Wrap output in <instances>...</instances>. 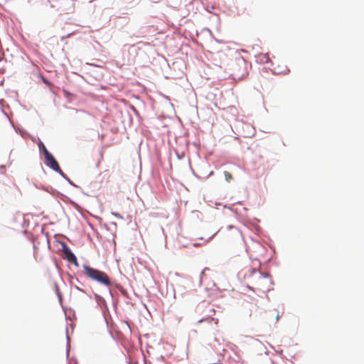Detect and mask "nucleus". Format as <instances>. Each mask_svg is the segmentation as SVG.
I'll list each match as a JSON object with an SVG mask.
<instances>
[{
  "mask_svg": "<svg viewBox=\"0 0 364 364\" xmlns=\"http://www.w3.org/2000/svg\"><path fill=\"white\" fill-rule=\"evenodd\" d=\"M82 268L84 269L85 274L90 279L95 280L107 287L110 286L111 282L109 277L106 273L101 272L97 269H94L87 264H83Z\"/></svg>",
  "mask_w": 364,
  "mask_h": 364,
  "instance_id": "f257e3e1",
  "label": "nucleus"
},
{
  "mask_svg": "<svg viewBox=\"0 0 364 364\" xmlns=\"http://www.w3.org/2000/svg\"><path fill=\"white\" fill-rule=\"evenodd\" d=\"M225 240L227 242L232 246L243 247V239L241 232L235 228H230L225 233Z\"/></svg>",
  "mask_w": 364,
  "mask_h": 364,
  "instance_id": "f03ea898",
  "label": "nucleus"
},
{
  "mask_svg": "<svg viewBox=\"0 0 364 364\" xmlns=\"http://www.w3.org/2000/svg\"><path fill=\"white\" fill-rule=\"evenodd\" d=\"M255 273L257 274V276L255 281L254 282V284L258 289L263 291L268 290L269 286L270 284V279L269 274L267 273L263 274L259 272H257L255 269H250L251 274H254Z\"/></svg>",
  "mask_w": 364,
  "mask_h": 364,
  "instance_id": "7ed1b4c3",
  "label": "nucleus"
},
{
  "mask_svg": "<svg viewBox=\"0 0 364 364\" xmlns=\"http://www.w3.org/2000/svg\"><path fill=\"white\" fill-rule=\"evenodd\" d=\"M44 156L46 159L45 163L48 166H49L50 168L55 171H61L58 163L53 157V156L47 149L44 150Z\"/></svg>",
  "mask_w": 364,
  "mask_h": 364,
  "instance_id": "20e7f679",
  "label": "nucleus"
},
{
  "mask_svg": "<svg viewBox=\"0 0 364 364\" xmlns=\"http://www.w3.org/2000/svg\"><path fill=\"white\" fill-rule=\"evenodd\" d=\"M63 252L65 255L64 258L67 259L69 262L74 264L76 267L79 266V263L75 255L72 252V251L69 249V247L65 244L63 243Z\"/></svg>",
  "mask_w": 364,
  "mask_h": 364,
  "instance_id": "39448f33",
  "label": "nucleus"
},
{
  "mask_svg": "<svg viewBox=\"0 0 364 364\" xmlns=\"http://www.w3.org/2000/svg\"><path fill=\"white\" fill-rule=\"evenodd\" d=\"M259 60L263 63H267L269 60V58L267 54H262L259 56Z\"/></svg>",
  "mask_w": 364,
  "mask_h": 364,
  "instance_id": "423d86ee",
  "label": "nucleus"
},
{
  "mask_svg": "<svg viewBox=\"0 0 364 364\" xmlns=\"http://www.w3.org/2000/svg\"><path fill=\"white\" fill-rule=\"evenodd\" d=\"M224 176L228 182H230L233 179L232 174L227 171H224Z\"/></svg>",
  "mask_w": 364,
  "mask_h": 364,
  "instance_id": "0eeeda50",
  "label": "nucleus"
},
{
  "mask_svg": "<svg viewBox=\"0 0 364 364\" xmlns=\"http://www.w3.org/2000/svg\"><path fill=\"white\" fill-rule=\"evenodd\" d=\"M38 146H39V149H40V150H41V151H43V153L44 154V150H45V149H47L46 148V146L43 145V144L42 142H40V143H39V144H38Z\"/></svg>",
  "mask_w": 364,
  "mask_h": 364,
  "instance_id": "6e6552de",
  "label": "nucleus"
},
{
  "mask_svg": "<svg viewBox=\"0 0 364 364\" xmlns=\"http://www.w3.org/2000/svg\"><path fill=\"white\" fill-rule=\"evenodd\" d=\"M42 80H43V82L46 83V85H50V82L44 77H42Z\"/></svg>",
  "mask_w": 364,
  "mask_h": 364,
  "instance_id": "1a4fd4ad",
  "label": "nucleus"
}]
</instances>
